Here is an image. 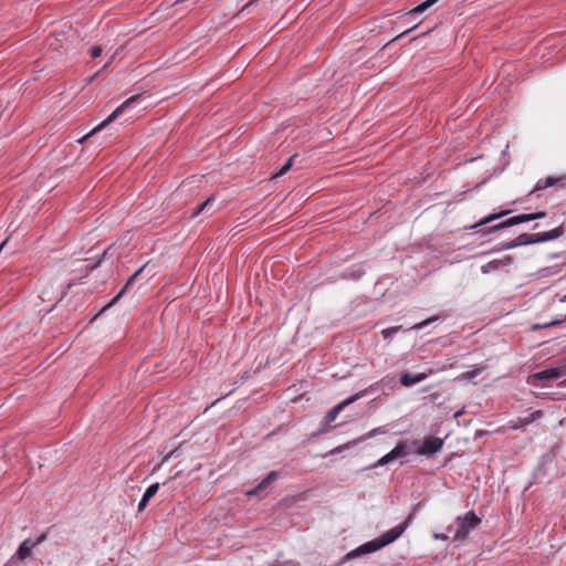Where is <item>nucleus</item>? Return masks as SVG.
I'll use <instances>...</instances> for the list:
<instances>
[{
  "label": "nucleus",
  "mask_w": 566,
  "mask_h": 566,
  "mask_svg": "<svg viewBox=\"0 0 566 566\" xmlns=\"http://www.w3.org/2000/svg\"><path fill=\"white\" fill-rule=\"evenodd\" d=\"M412 518H413V514L410 513L403 523L388 530L387 532L381 534L379 537H377L373 541H369V542L360 545L356 549L349 552L345 556V558L350 559V558L359 557V556H363L366 554H370V553L377 552L378 549H381L382 547L394 543L409 527V525L412 522Z\"/></svg>",
  "instance_id": "1"
},
{
  "label": "nucleus",
  "mask_w": 566,
  "mask_h": 566,
  "mask_svg": "<svg viewBox=\"0 0 566 566\" xmlns=\"http://www.w3.org/2000/svg\"><path fill=\"white\" fill-rule=\"evenodd\" d=\"M481 522V518L474 511H469L464 515L458 516V527L454 532V539L464 541L472 531L480 526Z\"/></svg>",
  "instance_id": "2"
},
{
  "label": "nucleus",
  "mask_w": 566,
  "mask_h": 566,
  "mask_svg": "<svg viewBox=\"0 0 566 566\" xmlns=\"http://www.w3.org/2000/svg\"><path fill=\"white\" fill-rule=\"evenodd\" d=\"M140 97H142V95H134V96L127 98L111 115H108L101 124H98L96 127H94L87 135H85L78 142L83 143V140H85V139L90 138L91 136L95 135L97 132H101L108 124L113 123L122 114H124L126 111H128L132 107V105L135 104Z\"/></svg>",
  "instance_id": "3"
},
{
  "label": "nucleus",
  "mask_w": 566,
  "mask_h": 566,
  "mask_svg": "<svg viewBox=\"0 0 566 566\" xmlns=\"http://www.w3.org/2000/svg\"><path fill=\"white\" fill-rule=\"evenodd\" d=\"M367 394V389H364V390H360L358 391L357 394L348 397L347 399H345L344 401H342L340 403H338L337 406L333 407L327 413L326 416L324 417V424L325 426H328L329 423H332L338 416V413L347 406H349L350 403L357 401L358 399H360L361 397H364L365 395Z\"/></svg>",
  "instance_id": "4"
},
{
  "label": "nucleus",
  "mask_w": 566,
  "mask_h": 566,
  "mask_svg": "<svg viewBox=\"0 0 566 566\" xmlns=\"http://www.w3.org/2000/svg\"><path fill=\"white\" fill-rule=\"evenodd\" d=\"M410 453V449L405 441H400L390 452L381 457L373 467L386 465L396 459L407 457Z\"/></svg>",
  "instance_id": "5"
},
{
  "label": "nucleus",
  "mask_w": 566,
  "mask_h": 566,
  "mask_svg": "<svg viewBox=\"0 0 566 566\" xmlns=\"http://www.w3.org/2000/svg\"><path fill=\"white\" fill-rule=\"evenodd\" d=\"M443 447V440L437 437H428L423 440L418 453L423 455H433Z\"/></svg>",
  "instance_id": "6"
},
{
  "label": "nucleus",
  "mask_w": 566,
  "mask_h": 566,
  "mask_svg": "<svg viewBox=\"0 0 566 566\" xmlns=\"http://www.w3.org/2000/svg\"><path fill=\"white\" fill-rule=\"evenodd\" d=\"M514 262V259L512 255H505L502 259H494L486 264L481 266V272L483 274H489L491 272H496L503 269L504 266L512 265Z\"/></svg>",
  "instance_id": "7"
},
{
  "label": "nucleus",
  "mask_w": 566,
  "mask_h": 566,
  "mask_svg": "<svg viewBox=\"0 0 566 566\" xmlns=\"http://www.w3.org/2000/svg\"><path fill=\"white\" fill-rule=\"evenodd\" d=\"M535 242V234L522 233L514 240L503 243L501 247L494 249V251L510 250L521 245H528Z\"/></svg>",
  "instance_id": "8"
},
{
  "label": "nucleus",
  "mask_w": 566,
  "mask_h": 566,
  "mask_svg": "<svg viewBox=\"0 0 566 566\" xmlns=\"http://www.w3.org/2000/svg\"><path fill=\"white\" fill-rule=\"evenodd\" d=\"M34 544L31 543V539L23 541L15 554L10 558L9 564L11 566L18 565V562L24 560L30 556L32 549L34 548Z\"/></svg>",
  "instance_id": "9"
},
{
  "label": "nucleus",
  "mask_w": 566,
  "mask_h": 566,
  "mask_svg": "<svg viewBox=\"0 0 566 566\" xmlns=\"http://www.w3.org/2000/svg\"><path fill=\"white\" fill-rule=\"evenodd\" d=\"M276 471H271L266 474V476L252 490L248 491V495H259L261 493H268V490L270 488V484L276 480L277 478Z\"/></svg>",
  "instance_id": "10"
},
{
  "label": "nucleus",
  "mask_w": 566,
  "mask_h": 566,
  "mask_svg": "<svg viewBox=\"0 0 566 566\" xmlns=\"http://www.w3.org/2000/svg\"><path fill=\"white\" fill-rule=\"evenodd\" d=\"M146 266L147 264H144L142 268L134 272V274L128 279L126 284L123 286V289L118 292V294L105 307H103L102 312H104L105 310H107L108 307L113 306L115 303L118 302V300L127 292V290L133 285L137 277L145 271Z\"/></svg>",
  "instance_id": "11"
},
{
  "label": "nucleus",
  "mask_w": 566,
  "mask_h": 566,
  "mask_svg": "<svg viewBox=\"0 0 566 566\" xmlns=\"http://www.w3.org/2000/svg\"><path fill=\"white\" fill-rule=\"evenodd\" d=\"M564 232H565L564 223H562L560 226H558L557 228H554L551 231L535 233V242L541 243V242H546V241H552V240L558 239L564 234Z\"/></svg>",
  "instance_id": "12"
},
{
  "label": "nucleus",
  "mask_w": 566,
  "mask_h": 566,
  "mask_svg": "<svg viewBox=\"0 0 566 566\" xmlns=\"http://www.w3.org/2000/svg\"><path fill=\"white\" fill-rule=\"evenodd\" d=\"M564 375V370L559 367H552L544 370H541L534 374V379L536 380H551L557 379Z\"/></svg>",
  "instance_id": "13"
},
{
  "label": "nucleus",
  "mask_w": 566,
  "mask_h": 566,
  "mask_svg": "<svg viewBox=\"0 0 566 566\" xmlns=\"http://www.w3.org/2000/svg\"><path fill=\"white\" fill-rule=\"evenodd\" d=\"M528 219L530 218L526 217V213L514 216L512 218L506 219L505 221H503L501 223L493 226L492 228H490V230L495 231L499 229L513 227V226H516V224H520L523 222H528Z\"/></svg>",
  "instance_id": "14"
},
{
  "label": "nucleus",
  "mask_w": 566,
  "mask_h": 566,
  "mask_svg": "<svg viewBox=\"0 0 566 566\" xmlns=\"http://www.w3.org/2000/svg\"><path fill=\"white\" fill-rule=\"evenodd\" d=\"M216 212L214 208V197H209L207 200L197 206L192 216H198L200 213H205L210 217Z\"/></svg>",
  "instance_id": "15"
},
{
  "label": "nucleus",
  "mask_w": 566,
  "mask_h": 566,
  "mask_svg": "<svg viewBox=\"0 0 566 566\" xmlns=\"http://www.w3.org/2000/svg\"><path fill=\"white\" fill-rule=\"evenodd\" d=\"M427 378V374L424 373H419V374H416V375H412L410 373H405L401 377H400V384L405 387H410V386H413L418 382H421L423 381L424 379Z\"/></svg>",
  "instance_id": "16"
},
{
  "label": "nucleus",
  "mask_w": 566,
  "mask_h": 566,
  "mask_svg": "<svg viewBox=\"0 0 566 566\" xmlns=\"http://www.w3.org/2000/svg\"><path fill=\"white\" fill-rule=\"evenodd\" d=\"M158 490H159V483H154L147 488L146 492L144 493V495L138 504V512H143L146 509L150 499L156 495Z\"/></svg>",
  "instance_id": "17"
},
{
  "label": "nucleus",
  "mask_w": 566,
  "mask_h": 566,
  "mask_svg": "<svg viewBox=\"0 0 566 566\" xmlns=\"http://www.w3.org/2000/svg\"><path fill=\"white\" fill-rule=\"evenodd\" d=\"M560 180H562V178L556 179V178H553V177H547L545 179H541V180L537 181L534 191L544 190V189H546L548 187H552V186L558 184Z\"/></svg>",
  "instance_id": "18"
},
{
  "label": "nucleus",
  "mask_w": 566,
  "mask_h": 566,
  "mask_svg": "<svg viewBox=\"0 0 566 566\" xmlns=\"http://www.w3.org/2000/svg\"><path fill=\"white\" fill-rule=\"evenodd\" d=\"M439 0H426L422 3H420L419 6H417L416 8L411 9L408 12V14L409 15L420 14V13L424 12L426 10H428L429 8H431Z\"/></svg>",
  "instance_id": "19"
},
{
  "label": "nucleus",
  "mask_w": 566,
  "mask_h": 566,
  "mask_svg": "<svg viewBox=\"0 0 566 566\" xmlns=\"http://www.w3.org/2000/svg\"><path fill=\"white\" fill-rule=\"evenodd\" d=\"M541 416H542V411L541 410H536V411L530 413L526 417L520 418L518 419V424L515 426L514 428H520V427L526 426V424L533 422L534 420H536L537 418H539Z\"/></svg>",
  "instance_id": "20"
},
{
  "label": "nucleus",
  "mask_w": 566,
  "mask_h": 566,
  "mask_svg": "<svg viewBox=\"0 0 566 566\" xmlns=\"http://www.w3.org/2000/svg\"><path fill=\"white\" fill-rule=\"evenodd\" d=\"M509 211H503L501 213H495V214H490L489 217L484 218L483 220H481L480 222L475 223L474 226H472L471 228L472 229H479L481 228L482 226H485L488 223H491L492 221L507 214Z\"/></svg>",
  "instance_id": "21"
},
{
  "label": "nucleus",
  "mask_w": 566,
  "mask_h": 566,
  "mask_svg": "<svg viewBox=\"0 0 566 566\" xmlns=\"http://www.w3.org/2000/svg\"><path fill=\"white\" fill-rule=\"evenodd\" d=\"M295 157H296V155L291 156L286 160V163L280 168V170L272 176V178H277V177L283 176L284 174H286L291 169V167L293 165V160H294Z\"/></svg>",
  "instance_id": "22"
},
{
  "label": "nucleus",
  "mask_w": 566,
  "mask_h": 566,
  "mask_svg": "<svg viewBox=\"0 0 566 566\" xmlns=\"http://www.w3.org/2000/svg\"><path fill=\"white\" fill-rule=\"evenodd\" d=\"M401 329V326H392L381 332L385 339L390 340Z\"/></svg>",
  "instance_id": "23"
},
{
  "label": "nucleus",
  "mask_w": 566,
  "mask_h": 566,
  "mask_svg": "<svg viewBox=\"0 0 566 566\" xmlns=\"http://www.w3.org/2000/svg\"><path fill=\"white\" fill-rule=\"evenodd\" d=\"M437 319H438V317H437V316H434V317H430V318H427V319H424V321H422V322H419V323H417V324L412 325V326L410 327V329H417V331L422 329V328H424L427 325H429L430 323H432V322H434V321H437Z\"/></svg>",
  "instance_id": "24"
},
{
  "label": "nucleus",
  "mask_w": 566,
  "mask_h": 566,
  "mask_svg": "<svg viewBox=\"0 0 566 566\" xmlns=\"http://www.w3.org/2000/svg\"><path fill=\"white\" fill-rule=\"evenodd\" d=\"M545 216H546L545 211H538V212H535V213H526V217L530 218L528 221L536 220V219H542Z\"/></svg>",
  "instance_id": "25"
},
{
  "label": "nucleus",
  "mask_w": 566,
  "mask_h": 566,
  "mask_svg": "<svg viewBox=\"0 0 566 566\" xmlns=\"http://www.w3.org/2000/svg\"><path fill=\"white\" fill-rule=\"evenodd\" d=\"M90 54L92 59H96L102 54V46L95 45L90 50Z\"/></svg>",
  "instance_id": "26"
},
{
  "label": "nucleus",
  "mask_w": 566,
  "mask_h": 566,
  "mask_svg": "<svg viewBox=\"0 0 566 566\" xmlns=\"http://www.w3.org/2000/svg\"><path fill=\"white\" fill-rule=\"evenodd\" d=\"M46 537H48V534L44 532L41 535H39L35 541H31V543L34 544V546L36 547L38 545L45 542Z\"/></svg>",
  "instance_id": "27"
},
{
  "label": "nucleus",
  "mask_w": 566,
  "mask_h": 566,
  "mask_svg": "<svg viewBox=\"0 0 566 566\" xmlns=\"http://www.w3.org/2000/svg\"><path fill=\"white\" fill-rule=\"evenodd\" d=\"M101 261H97L96 263H93V264H87L85 266V272H86V275L88 274V272L93 271L94 269H96L98 265H99Z\"/></svg>",
  "instance_id": "28"
},
{
  "label": "nucleus",
  "mask_w": 566,
  "mask_h": 566,
  "mask_svg": "<svg viewBox=\"0 0 566 566\" xmlns=\"http://www.w3.org/2000/svg\"><path fill=\"white\" fill-rule=\"evenodd\" d=\"M116 54H117V52H114V53L109 56L108 61L104 64L103 69H106V67H108V66L111 65V63L114 61V59H115Z\"/></svg>",
  "instance_id": "29"
},
{
  "label": "nucleus",
  "mask_w": 566,
  "mask_h": 566,
  "mask_svg": "<svg viewBox=\"0 0 566 566\" xmlns=\"http://www.w3.org/2000/svg\"><path fill=\"white\" fill-rule=\"evenodd\" d=\"M434 538H436V539H442V541H444V539H447L448 537H447V535H444V534H434Z\"/></svg>",
  "instance_id": "30"
},
{
  "label": "nucleus",
  "mask_w": 566,
  "mask_h": 566,
  "mask_svg": "<svg viewBox=\"0 0 566 566\" xmlns=\"http://www.w3.org/2000/svg\"><path fill=\"white\" fill-rule=\"evenodd\" d=\"M415 28H416V27H413V28H411V29H409V30H406V31L401 32V33L397 36V39H398V38L403 36L405 34H407L408 32H410V31H411V30H413Z\"/></svg>",
  "instance_id": "31"
},
{
  "label": "nucleus",
  "mask_w": 566,
  "mask_h": 566,
  "mask_svg": "<svg viewBox=\"0 0 566 566\" xmlns=\"http://www.w3.org/2000/svg\"><path fill=\"white\" fill-rule=\"evenodd\" d=\"M462 413H463V411H462V410L457 411V412L454 413V418H458V417L462 416Z\"/></svg>",
  "instance_id": "32"
},
{
  "label": "nucleus",
  "mask_w": 566,
  "mask_h": 566,
  "mask_svg": "<svg viewBox=\"0 0 566 566\" xmlns=\"http://www.w3.org/2000/svg\"><path fill=\"white\" fill-rule=\"evenodd\" d=\"M98 73H99V72H97V73H95L94 75H92V76L90 77V81H93V80L98 75Z\"/></svg>",
  "instance_id": "33"
},
{
  "label": "nucleus",
  "mask_w": 566,
  "mask_h": 566,
  "mask_svg": "<svg viewBox=\"0 0 566 566\" xmlns=\"http://www.w3.org/2000/svg\"><path fill=\"white\" fill-rule=\"evenodd\" d=\"M7 241H3L1 244H0V252L2 251L3 247L6 245Z\"/></svg>",
  "instance_id": "34"
},
{
  "label": "nucleus",
  "mask_w": 566,
  "mask_h": 566,
  "mask_svg": "<svg viewBox=\"0 0 566 566\" xmlns=\"http://www.w3.org/2000/svg\"><path fill=\"white\" fill-rule=\"evenodd\" d=\"M73 285H75V282L69 283V289H71Z\"/></svg>",
  "instance_id": "35"
},
{
  "label": "nucleus",
  "mask_w": 566,
  "mask_h": 566,
  "mask_svg": "<svg viewBox=\"0 0 566 566\" xmlns=\"http://www.w3.org/2000/svg\"><path fill=\"white\" fill-rule=\"evenodd\" d=\"M556 323L555 322H552L549 324H546L545 326H551V325H555Z\"/></svg>",
  "instance_id": "36"
}]
</instances>
